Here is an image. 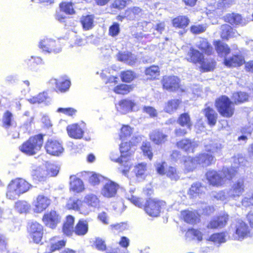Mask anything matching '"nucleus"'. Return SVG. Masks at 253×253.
Returning <instances> with one entry per match:
<instances>
[{"label":"nucleus","mask_w":253,"mask_h":253,"mask_svg":"<svg viewBox=\"0 0 253 253\" xmlns=\"http://www.w3.org/2000/svg\"><path fill=\"white\" fill-rule=\"evenodd\" d=\"M32 185L22 178L12 180L7 186L6 196L11 200L18 198L21 194L27 192Z\"/></svg>","instance_id":"nucleus-1"},{"label":"nucleus","mask_w":253,"mask_h":253,"mask_svg":"<svg viewBox=\"0 0 253 253\" xmlns=\"http://www.w3.org/2000/svg\"><path fill=\"white\" fill-rule=\"evenodd\" d=\"M235 172L234 169L223 168L222 171L209 170L206 173V177L210 184L219 186L223 184L226 180L232 179L235 176Z\"/></svg>","instance_id":"nucleus-2"},{"label":"nucleus","mask_w":253,"mask_h":253,"mask_svg":"<svg viewBox=\"0 0 253 253\" xmlns=\"http://www.w3.org/2000/svg\"><path fill=\"white\" fill-rule=\"evenodd\" d=\"M43 142V136L41 134L36 135L30 137L20 147V149L27 155H33L41 149Z\"/></svg>","instance_id":"nucleus-3"},{"label":"nucleus","mask_w":253,"mask_h":253,"mask_svg":"<svg viewBox=\"0 0 253 253\" xmlns=\"http://www.w3.org/2000/svg\"><path fill=\"white\" fill-rule=\"evenodd\" d=\"M215 106L220 113L224 117L230 118L234 112L232 102L225 96H222L215 101Z\"/></svg>","instance_id":"nucleus-4"},{"label":"nucleus","mask_w":253,"mask_h":253,"mask_svg":"<svg viewBox=\"0 0 253 253\" xmlns=\"http://www.w3.org/2000/svg\"><path fill=\"white\" fill-rule=\"evenodd\" d=\"M166 206L165 202L157 198H149L144 207L145 212L151 216H158L161 210Z\"/></svg>","instance_id":"nucleus-5"},{"label":"nucleus","mask_w":253,"mask_h":253,"mask_svg":"<svg viewBox=\"0 0 253 253\" xmlns=\"http://www.w3.org/2000/svg\"><path fill=\"white\" fill-rule=\"evenodd\" d=\"M67 207L85 215H88L92 211L91 208L84 200L82 201L77 198H70L67 204Z\"/></svg>","instance_id":"nucleus-6"},{"label":"nucleus","mask_w":253,"mask_h":253,"mask_svg":"<svg viewBox=\"0 0 253 253\" xmlns=\"http://www.w3.org/2000/svg\"><path fill=\"white\" fill-rule=\"evenodd\" d=\"M39 47L43 51L48 53H57L61 51L59 42L51 39L42 40L39 43Z\"/></svg>","instance_id":"nucleus-7"},{"label":"nucleus","mask_w":253,"mask_h":253,"mask_svg":"<svg viewBox=\"0 0 253 253\" xmlns=\"http://www.w3.org/2000/svg\"><path fill=\"white\" fill-rule=\"evenodd\" d=\"M51 203V200L47 196L41 194L37 196L33 203V210L36 213H41L44 211Z\"/></svg>","instance_id":"nucleus-8"},{"label":"nucleus","mask_w":253,"mask_h":253,"mask_svg":"<svg viewBox=\"0 0 253 253\" xmlns=\"http://www.w3.org/2000/svg\"><path fill=\"white\" fill-rule=\"evenodd\" d=\"M29 231L33 241L38 244L42 240L43 234V228L38 222H32L29 224Z\"/></svg>","instance_id":"nucleus-9"},{"label":"nucleus","mask_w":253,"mask_h":253,"mask_svg":"<svg viewBox=\"0 0 253 253\" xmlns=\"http://www.w3.org/2000/svg\"><path fill=\"white\" fill-rule=\"evenodd\" d=\"M236 232L234 235V239L242 240L247 237L250 233L248 225L242 220L238 219L235 225Z\"/></svg>","instance_id":"nucleus-10"},{"label":"nucleus","mask_w":253,"mask_h":253,"mask_svg":"<svg viewBox=\"0 0 253 253\" xmlns=\"http://www.w3.org/2000/svg\"><path fill=\"white\" fill-rule=\"evenodd\" d=\"M61 217L56 211L51 210L50 212L44 214L42 220L46 226L50 228L54 229L58 223L60 222Z\"/></svg>","instance_id":"nucleus-11"},{"label":"nucleus","mask_w":253,"mask_h":253,"mask_svg":"<svg viewBox=\"0 0 253 253\" xmlns=\"http://www.w3.org/2000/svg\"><path fill=\"white\" fill-rule=\"evenodd\" d=\"M110 158L112 161L121 165V167L120 168V169L124 174H126L131 166V163L130 161H128V159L125 160L124 158H122V155L119 157L118 152L114 151L110 153Z\"/></svg>","instance_id":"nucleus-12"},{"label":"nucleus","mask_w":253,"mask_h":253,"mask_svg":"<svg viewBox=\"0 0 253 253\" xmlns=\"http://www.w3.org/2000/svg\"><path fill=\"white\" fill-rule=\"evenodd\" d=\"M47 153L53 156H59L63 153L64 149L61 144L56 140H48L45 145Z\"/></svg>","instance_id":"nucleus-13"},{"label":"nucleus","mask_w":253,"mask_h":253,"mask_svg":"<svg viewBox=\"0 0 253 253\" xmlns=\"http://www.w3.org/2000/svg\"><path fill=\"white\" fill-rule=\"evenodd\" d=\"M244 180L239 179L233 184L228 192V195L233 198H239L244 192Z\"/></svg>","instance_id":"nucleus-14"},{"label":"nucleus","mask_w":253,"mask_h":253,"mask_svg":"<svg viewBox=\"0 0 253 253\" xmlns=\"http://www.w3.org/2000/svg\"><path fill=\"white\" fill-rule=\"evenodd\" d=\"M119 188V185L112 181H108L103 186L101 194L107 198L114 197Z\"/></svg>","instance_id":"nucleus-15"},{"label":"nucleus","mask_w":253,"mask_h":253,"mask_svg":"<svg viewBox=\"0 0 253 253\" xmlns=\"http://www.w3.org/2000/svg\"><path fill=\"white\" fill-rule=\"evenodd\" d=\"M162 83L165 89L173 91L179 87V80L175 76H165Z\"/></svg>","instance_id":"nucleus-16"},{"label":"nucleus","mask_w":253,"mask_h":253,"mask_svg":"<svg viewBox=\"0 0 253 253\" xmlns=\"http://www.w3.org/2000/svg\"><path fill=\"white\" fill-rule=\"evenodd\" d=\"M136 103L134 101L125 99L120 101L118 104L116 105L117 111L122 114H126L130 111L135 110Z\"/></svg>","instance_id":"nucleus-17"},{"label":"nucleus","mask_w":253,"mask_h":253,"mask_svg":"<svg viewBox=\"0 0 253 253\" xmlns=\"http://www.w3.org/2000/svg\"><path fill=\"white\" fill-rule=\"evenodd\" d=\"M49 83L52 86H55L56 91L61 92L66 91L71 85L70 81L68 80H64L62 78L59 79H51Z\"/></svg>","instance_id":"nucleus-18"},{"label":"nucleus","mask_w":253,"mask_h":253,"mask_svg":"<svg viewBox=\"0 0 253 253\" xmlns=\"http://www.w3.org/2000/svg\"><path fill=\"white\" fill-rule=\"evenodd\" d=\"M225 21L234 26H244L247 22L242 16L238 13H229L225 16Z\"/></svg>","instance_id":"nucleus-19"},{"label":"nucleus","mask_w":253,"mask_h":253,"mask_svg":"<svg viewBox=\"0 0 253 253\" xmlns=\"http://www.w3.org/2000/svg\"><path fill=\"white\" fill-rule=\"evenodd\" d=\"M198 145L197 141L188 139H182L177 143V146L179 148L187 152H193L194 150L198 147Z\"/></svg>","instance_id":"nucleus-20"},{"label":"nucleus","mask_w":253,"mask_h":253,"mask_svg":"<svg viewBox=\"0 0 253 253\" xmlns=\"http://www.w3.org/2000/svg\"><path fill=\"white\" fill-rule=\"evenodd\" d=\"M203 54L198 50L192 47L190 48L186 55V59L188 61L194 64H200L203 59Z\"/></svg>","instance_id":"nucleus-21"},{"label":"nucleus","mask_w":253,"mask_h":253,"mask_svg":"<svg viewBox=\"0 0 253 253\" xmlns=\"http://www.w3.org/2000/svg\"><path fill=\"white\" fill-rule=\"evenodd\" d=\"M245 60L241 55H234L231 57H226L224 60L225 65L229 67H235L241 66Z\"/></svg>","instance_id":"nucleus-22"},{"label":"nucleus","mask_w":253,"mask_h":253,"mask_svg":"<svg viewBox=\"0 0 253 253\" xmlns=\"http://www.w3.org/2000/svg\"><path fill=\"white\" fill-rule=\"evenodd\" d=\"M117 58L119 61L129 65L134 64L137 60L136 56L129 52H119L117 55Z\"/></svg>","instance_id":"nucleus-23"},{"label":"nucleus","mask_w":253,"mask_h":253,"mask_svg":"<svg viewBox=\"0 0 253 253\" xmlns=\"http://www.w3.org/2000/svg\"><path fill=\"white\" fill-rule=\"evenodd\" d=\"M221 37L223 39L227 40L229 38L236 37L239 36L237 31L228 24H225L221 26Z\"/></svg>","instance_id":"nucleus-24"},{"label":"nucleus","mask_w":253,"mask_h":253,"mask_svg":"<svg viewBox=\"0 0 253 253\" xmlns=\"http://www.w3.org/2000/svg\"><path fill=\"white\" fill-rule=\"evenodd\" d=\"M67 131L68 135L75 139L81 138L83 136L84 131L77 124H72L67 127Z\"/></svg>","instance_id":"nucleus-25"},{"label":"nucleus","mask_w":253,"mask_h":253,"mask_svg":"<svg viewBox=\"0 0 253 253\" xmlns=\"http://www.w3.org/2000/svg\"><path fill=\"white\" fill-rule=\"evenodd\" d=\"M32 175L34 179L44 181L48 177L49 173L45 167H38L33 170Z\"/></svg>","instance_id":"nucleus-26"},{"label":"nucleus","mask_w":253,"mask_h":253,"mask_svg":"<svg viewBox=\"0 0 253 253\" xmlns=\"http://www.w3.org/2000/svg\"><path fill=\"white\" fill-rule=\"evenodd\" d=\"M183 169L185 172L193 171L198 165L195 158L184 157L183 159Z\"/></svg>","instance_id":"nucleus-27"},{"label":"nucleus","mask_w":253,"mask_h":253,"mask_svg":"<svg viewBox=\"0 0 253 253\" xmlns=\"http://www.w3.org/2000/svg\"><path fill=\"white\" fill-rule=\"evenodd\" d=\"M195 158L198 164L201 165L203 167L210 166L214 160V157L211 154L206 153L200 154Z\"/></svg>","instance_id":"nucleus-28"},{"label":"nucleus","mask_w":253,"mask_h":253,"mask_svg":"<svg viewBox=\"0 0 253 253\" xmlns=\"http://www.w3.org/2000/svg\"><path fill=\"white\" fill-rule=\"evenodd\" d=\"M205 148L207 152L214 154L218 153L222 147L220 143L215 141L209 140L205 142Z\"/></svg>","instance_id":"nucleus-29"},{"label":"nucleus","mask_w":253,"mask_h":253,"mask_svg":"<svg viewBox=\"0 0 253 253\" xmlns=\"http://www.w3.org/2000/svg\"><path fill=\"white\" fill-rule=\"evenodd\" d=\"M70 189L76 193H80L84 190L83 181L75 176L70 177Z\"/></svg>","instance_id":"nucleus-30"},{"label":"nucleus","mask_w":253,"mask_h":253,"mask_svg":"<svg viewBox=\"0 0 253 253\" xmlns=\"http://www.w3.org/2000/svg\"><path fill=\"white\" fill-rule=\"evenodd\" d=\"M204 112L209 124L211 126H214L217 118V114L216 112L212 108L208 106L204 110Z\"/></svg>","instance_id":"nucleus-31"},{"label":"nucleus","mask_w":253,"mask_h":253,"mask_svg":"<svg viewBox=\"0 0 253 253\" xmlns=\"http://www.w3.org/2000/svg\"><path fill=\"white\" fill-rule=\"evenodd\" d=\"M143 24L147 27L145 30L152 32L154 35L162 34L165 27V24L164 22L158 23L155 27H153V24L151 22H144Z\"/></svg>","instance_id":"nucleus-32"},{"label":"nucleus","mask_w":253,"mask_h":253,"mask_svg":"<svg viewBox=\"0 0 253 253\" xmlns=\"http://www.w3.org/2000/svg\"><path fill=\"white\" fill-rule=\"evenodd\" d=\"M151 140L156 144H161L166 142L168 136L159 130H154L150 135Z\"/></svg>","instance_id":"nucleus-33"},{"label":"nucleus","mask_w":253,"mask_h":253,"mask_svg":"<svg viewBox=\"0 0 253 253\" xmlns=\"http://www.w3.org/2000/svg\"><path fill=\"white\" fill-rule=\"evenodd\" d=\"M181 216L185 221L194 224L199 221V215L195 211H184L181 212Z\"/></svg>","instance_id":"nucleus-34"},{"label":"nucleus","mask_w":253,"mask_h":253,"mask_svg":"<svg viewBox=\"0 0 253 253\" xmlns=\"http://www.w3.org/2000/svg\"><path fill=\"white\" fill-rule=\"evenodd\" d=\"M74 218L71 215L66 217V221L63 226V232L67 236L72 235L74 232Z\"/></svg>","instance_id":"nucleus-35"},{"label":"nucleus","mask_w":253,"mask_h":253,"mask_svg":"<svg viewBox=\"0 0 253 253\" xmlns=\"http://www.w3.org/2000/svg\"><path fill=\"white\" fill-rule=\"evenodd\" d=\"M196 46L206 54L210 55L212 52V47L205 39H200L196 43Z\"/></svg>","instance_id":"nucleus-36"},{"label":"nucleus","mask_w":253,"mask_h":253,"mask_svg":"<svg viewBox=\"0 0 253 253\" xmlns=\"http://www.w3.org/2000/svg\"><path fill=\"white\" fill-rule=\"evenodd\" d=\"M205 187L202 185L199 182H196L193 184L188 192V194L191 197H195L197 196H199L204 192Z\"/></svg>","instance_id":"nucleus-37"},{"label":"nucleus","mask_w":253,"mask_h":253,"mask_svg":"<svg viewBox=\"0 0 253 253\" xmlns=\"http://www.w3.org/2000/svg\"><path fill=\"white\" fill-rule=\"evenodd\" d=\"M120 149L122 158H124L125 160L128 159V161H130L132 151L130 150L129 142H126L122 143L120 146Z\"/></svg>","instance_id":"nucleus-38"},{"label":"nucleus","mask_w":253,"mask_h":253,"mask_svg":"<svg viewBox=\"0 0 253 253\" xmlns=\"http://www.w3.org/2000/svg\"><path fill=\"white\" fill-rule=\"evenodd\" d=\"M181 103V101L179 99H171L166 104L164 110L167 113H172L178 108Z\"/></svg>","instance_id":"nucleus-39"},{"label":"nucleus","mask_w":253,"mask_h":253,"mask_svg":"<svg viewBox=\"0 0 253 253\" xmlns=\"http://www.w3.org/2000/svg\"><path fill=\"white\" fill-rule=\"evenodd\" d=\"M84 201L92 209L97 208L99 205V200L95 195L93 194L86 195L84 197Z\"/></svg>","instance_id":"nucleus-40"},{"label":"nucleus","mask_w":253,"mask_h":253,"mask_svg":"<svg viewBox=\"0 0 253 253\" xmlns=\"http://www.w3.org/2000/svg\"><path fill=\"white\" fill-rule=\"evenodd\" d=\"M88 231V224L86 221L80 220L75 227L74 232L80 236L85 235Z\"/></svg>","instance_id":"nucleus-41"},{"label":"nucleus","mask_w":253,"mask_h":253,"mask_svg":"<svg viewBox=\"0 0 253 253\" xmlns=\"http://www.w3.org/2000/svg\"><path fill=\"white\" fill-rule=\"evenodd\" d=\"M93 22L94 17L91 15L83 16L81 18V22L83 27L85 30H88L92 28Z\"/></svg>","instance_id":"nucleus-42"},{"label":"nucleus","mask_w":253,"mask_h":253,"mask_svg":"<svg viewBox=\"0 0 253 253\" xmlns=\"http://www.w3.org/2000/svg\"><path fill=\"white\" fill-rule=\"evenodd\" d=\"M177 121L180 126H186L187 128L191 129L192 124L191 121L190 117L188 113L181 114L179 116Z\"/></svg>","instance_id":"nucleus-43"},{"label":"nucleus","mask_w":253,"mask_h":253,"mask_svg":"<svg viewBox=\"0 0 253 253\" xmlns=\"http://www.w3.org/2000/svg\"><path fill=\"white\" fill-rule=\"evenodd\" d=\"M200 65H201V68L204 71H210L214 68L215 62L213 59L211 58L205 59L204 57Z\"/></svg>","instance_id":"nucleus-44"},{"label":"nucleus","mask_w":253,"mask_h":253,"mask_svg":"<svg viewBox=\"0 0 253 253\" xmlns=\"http://www.w3.org/2000/svg\"><path fill=\"white\" fill-rule=\"evenodd\" d=\"M189 20L185 16H179L174 18L172 21L174 27L184 28L189 24Z\"/></svg>","instance_id":"nucleus-45"},{"label":"nucleus","mask_w":253,"mask_h":253,"mask_svg":"<svg viewBox=\"0 0 253 253\" xmlns=\"http://www.w3.org/2000/svg\"><path fill=\"white\" fill-rule=\"evenodd\" d=\"M227 234L225 233H215L212 234L208 240L215 243L221 244L226 241Z\"/></svg>","instance_id":"nucleus-46"},{"label":"nucleus","mask_w":253,"mask_h":253,"mask_svg":"<svg viewBox=\"0 0 253 253\" xmlns=\"http://www.w3.org/2000/svg\"><path fill=\"white\" fill-rule=\"evenodd\" d=\"M147 169V164L141 163L134 167V170L137 178H142Z\"/></svg>","instance_id":"nucleus-47"},{"label":"nucleus","mask_w":253,"mask_h":253,"mask_svg":"<svg viewBox=\"0 0 253 253\" xmlns=\"http://www.w3.org/2000/svg\"><path fill=\"white\" fill-rule=\"evenodd\" d=\"M165 174L171 180L175 181L177 180L180 177L176 168L173 167L167 168Z\"/></svg>","instance_id":"nucleus-48"},{"label":"nucleus","mask_w":253,"mask_h":253,"mask_svg":"<svg viewBox=\"0 0 253 253\" xmlns=\"http://www.w3.org/2000/svg\"><path fill=\"white\" fill-rule=\"evenodd\" d=\"M145 74L150 78L155 79L160 75L159 68L157 66H152L145 70Z\"/></svg>","instance_id":"nucleus-49"},{"label":"nucleus","mask_w":253,"mask_h":253,"mask_svg":"<svg viewBox=\"0 0 253 253\" xmlns=\"http://www.w3.org/2000/svg\"><path fill=\"white\" fill-rule=\"evenodd\" d=\"M133 87L131 85L122 84L114 88V91L118 94H126L133 89Z\"/></svg>","instance_id":"nucleus-50"},{"label":"nucleus","mask_w":253,"mask_h":253,"mask_svg":"<svg viewBox=\"0 0 253 253\" xmlns=\"http://www.w3.org/2000/svg\"><path fill=\"white\" fill-rule=\"evenodd\" d=\"M132 128L127 125H124L122 126L120 133V139L122 140L126 139L129 137L132 133Z\"/></svg>","instance_id":"nucleus-51"},{"label":"nucleus","mask_w":253,"mask_h":253,"mask_svg":"<svg viewBox=\"0 0 253 253\" xmlns=\"http://www.w3.org/2000/svg\"><path fill=\"white\" fill-rule=\"evenodd\" d=\"M215 46L217 52L218 53L227 55L230 52L228 46L220 42H216Z\"/></svg>","instance_id":"nucleus-52"},{"label":"nucleus","mask_w":253,"mask_h":253,"mask_svg":"<svg viewBox=\"0 0 253 253\" xmlns=\"http://www.w3.org/2000/svg\"><path fill=\"white\" fill-rule=\"evenodd\" d=\"M246 161L245 158L242 156H238L237 157H235L233 158V163L232 164V167L230 169H234L235 170V175L237 172L236 169L239 167L244 166L245 164Z\"/></svg>","instance_id":"nucleus-53"},{"label":"nucleus","mask_w":253,"mask_h":253,"mask_svg":"<svg viewBox=\"0 0 253 253\" xmlns=\"http://www.w3.org/2000/svg\"><path fill=\"white\" fill-rule=\"evenodd\" d=\"M131 191H130V194H127L126 198L129 200L135 206L142 208L143 206V201L142 199L139 198L131 194Z\"/></svg>","instance_id":"nucleus-54"},{"label":"nucleus","mask_w":253,"mask_h":253,"mask_svg":"<svg viewBox=\"0 0 253 253\" xmlns=\"http://www.w3.org/2000/svg\"><path fill=\"white\" fill-rule=\"evenodd\" d=\"M12 114L9 111H6L3 117V123L5 127L7 128L12 126L14 123L12 122Z\"/></svg>","instance_id":"nucleus-55"},{"label":"nucleus","mask_w":253,"mask_h":253,"mask_svg":"<svg viewBox=\"0 0 253 253\" xmlns=\"http://www.w3.org/2000/svg\"><path fill=\"white\" fill-rule=\"evenodd\" d=\"M46 93L42 92L39 93L36 96L28 99V101L32 104L40 103L43 102L46 98Z\"/></svg>","instance_id":"nucleus-56"},{"label":"nucleus","mask_w":253,"mask_h":253,"mask_svg":"<svg viewBox=\"0 0 253 253\" xmlns=\"http://www.w3.org/2000/svg\"><path fill=\"white\" fill-rule=\"evenodd\" d=\"M17 210L20 213L26 212L29 209L30 206L26 201H18L15 204Z\"/></svg>","instance_id":"nucleus-57"},{"label":"nucleus","mask_w":253,"mask_h":253,"mask_svg":"<svg viewBox=\"0 0 253 253\" xmlns=\"http://www.w3.org/2000/svg\"><path fill=\"white\" fill-rule=\"evenodd\" d=\"M235 102L241 103L246 101L248 98V95L244 92L234 93L233 95Z\"/></svg>","instance_id":"nucleus-58"},{"label":"nucleus","mask_w":253,"mask_h":253,"mask_svg":"<svg viewBox=\"0 0 253 253\" xmlns=\"http://www.w3.org/2000/svg\"><path fill=\"white\" fill-rule=\"evenodd\" d=\"M45 168L47 169V171L48 172V177L57 175L59 171V168L53 164H47L45 166Z\"/></svg>","instance_id":"nucleus-59"},{"label":"nucleus","mask_w":253,"mask_h":253,"mask_svg":"<svg viewBox=\"0 0 253 253\" xmlns=\"http://www.w3.org/2000/svg\"><path fill=\"white\" fill-rule=\"evenodd\" d=\"M141 149L145 156H147L150 160L153 157V153L149 143L143 142L141 146Z\"/></svg>","instance_id":"nucleus-60"},{"label":"nucleus","mask_w":253,"mask_h":253,"mask_svg":"<svg viewBox=\"0 0 253 253\" xmlns=\"http://www.w3.org/2000/svg\"><path fill=\"white\" fill-rule=\"evenodd\" d=\"M135 78L133 72L131 71H126L121 73V79L123 82H130Z\"/></svg>","instance_id":"nucleus-61"},{"label":"nucleus","mask_w":253,"mask_h":253,"mask_svg":"<svg viewBox=\"0 0 253 253\" xmlns=\"http://www.w3.org/2000/svg\"><path fill=\"white\" fill-rule=\"evenodd\" d=\"M61 9L67 14H71L74 13V10L72 3L62 2L60 4Z\"/></svg>","instance_id":"nucleus-62"},{"label":"nucleus","mask_w":253,"mask_h":253,"mask_svg":"<svg viewBox=\"0 0 253 253\" xmlns=\"http://www.w3.org/2000/svg\"><path fill=\"white\" fill-rule=\"evenodd\" d=\"M141 9L138 7H133L129 8L126 11L125 14L129 18H133L136 15L139 14L141 12Z\"/></svg>","instance_id":"nucleus-63"},{"label":"nucleus","mask_w":253,"mask_h":253,"mask_svg":"<svg viewBox=\"0 0 253 253\" xmlns=\"http://www.w3.org/2000/svg\"><path fill=\"white\" fill-rule=\"evenodd\" d=\"M120 25L117 23H114L109 29V35L112 37L117 36L120 33Z\"/></svg>","instance_id":"nucleus-64"}]
</instances>
